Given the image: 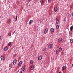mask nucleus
<instances>
[{
    "label": "nucleus",
    "mask_w": 73,
    "mask_h": 73,
    "mask_svg": "<svg viewBox=\"0 0 73 73\" xmlns=\"http://www.w3.org/2000/svg\"><path fill=\"white\" fill-rule=\"evenodd\" d=\"M21 69L22 71H24L25 69V66H23L21 68Z\"/></svg>",
    "instance_id": "nucleus-1"
},
{
    "label": "nucleus",
    "mask_w": 73,
    "mask_h": 73,
    "mask_svg": "<svg viewBox=\"0 0 73 73\" xmlns=\"http://www.w3.org/2000/svg\"><path fill=\"white\" fill-rule=\"evenodd\" d=\"M48 48H50V49H52V48H53V45L51 44H49L48 45Z\"/></svg>",
    "instance_id": "nucleus-2"
},
{
    "label": "nucleus",
    "mask_w": 73,
    "mask_h": 73,
    "mask_svg": "<svg viewBox=\"0 0 73 73\" xmlns=\"http://www.w3.org/2000/svg\"><path fill=\"white\" fill-rule=\"evenodd\" d=\"M55 25L57 29H58V28H59V26L58 25V24L57 23H56Z\"/></svg>",
    "instance_id": "nucleus-3"
},
{
    "label": "nucleus",
    "mask_w": 73,
    "mask_h": 73,
    "mask_svg": "<svg viewBox=\"0 0 73 73\" xmlns=\"http://www.w3.org/2000/svg\"><path fill=\"white\" fill-rule=\"evenodd\" d=\"M17 62V60L16 59H15L13 62V64L14 65H15L16 64V62Z\"/></svg>",
    "instance_id": "nucleus-4"
},
{
    "label": "nucleus",
    "mask_w": 73,
    "mask_h": 73,
    "mask_svg": "<svg viewBox=\"0 0 73 73\" xmlns=\"http://www.w3.org/2000/svg\"><path fill=\"white\" fill-rule=\"evenodd\" d=\"M44 32L45 34L46 35V33H47V32H48V29H46L44 30Z\"/></svg>",
    "instance_id": "nucleus-5"
},
{
    "label": "nucleus",
    "mask_w": 73,
    "mask_h": 73,
    "mask_svg": "<svg viewBox=\"0 0 73 73\" xmlns=\"http://www.w3.org/2000/svg\"><path fill=\"white\" fill-rule=\"evenodd\" d=\"M1 58L2 60H3V61H4V60H5V58L3 56H1Z\"/></svg>",
    "instance_id": "nucleus-6"
},
{
    "label": "nucleus",
    "mask_w": 73,
    "mask_h": 73,
    "mask_svg": "<svg viewBox=\"0 0 73 73\" xmlns=\"http://www.w3.org/2000/svg\"><path fill=\"white\" fill-rule=\"evenodd\" d=\"M22 61H20L18 64V65L19 66H20L21 65V64H22Z\"/></svg>",
    "instance_id": "nucleus-7"
},
{
    "label": "nucleus",
    "mask_w": 73,
    "mask_h": 73,
    "mask_svg": "<svg viewBox=\"0 0 73 73\" xmlns=\"http://www.w3.org/2000/svg\"><path fill=\"white\" fill-rule=\"evenodd\" d=\"M57 7H56L54 8V12H57Z\"/></svg>",
    "instance_id": "nucleus-8"
},
{
    "label": "nucleus",
    "mask_w": 73,
    "mask_h": 73,
    "mask_svg": "<svg viewBox=\"0 0 73 73\" xmlns=\"http://www.w3.org/2000/svg\"><path fill=\"white\" fill-rule=\"evenodd\" d=\"M38 60H42V57L41 56H39L38 57Z\"/></svg>",
    "instance_id": "nucleus-9"
},
{
    "label": "nucleus",
    "mask_w": 73,
    "mask_h": 73,
    "mask_svg": "<svg viewBox=\"0 0 73 73\" xmlns=\"http://www.w3.org/2000/svg\"><path fill=\"white\" fill-rule=\"evenodd\" d=\"M62 38H59L58 40V42H61V41H62Z\"/></svg>",
    "instance_id": "nucleus-10"
},
{
    "label": "nucleus",
    "mask_w": 73,
    "mask_h": 73,
    "mask_svg": "<svg viewBox=\"0 0 73 73\" xmlns=\"http://www.w3.org/2000/svg\"><path fill=\"white\" fill-rule=\"evenodd\" d=\"M66 69V67L65 66H63V67L62 68V70H65Z\"/></svg>",
    "instance_id": "nucleus-11"
},
{
    "label": "nucleus",
    "mask_w": 73,
    "mask_h": 73,
    "mask_svg": "<svg viewBox=\"0 0 73 73\" xmlns=\"http://www.w3.org/2000/svg\"><path fill=\"white\" fill-rule=\"evenodd\" d=\"M4 51H6V50H8V47H5L4 48Z\"/></svg>",
    "instance_id": "nucleus-12"
},
{
    "label": "nucleus",
    "mask_w": 73,
    "mask_h": 73,
    "mask_svg": "<svg viewBox=\"0 0 73 73\" xmlns=\"http://www.w3.org/2000/svg\"><path fill=\"white\" fill-rule=\"evenodd\" d=\"M56 23H58V21H58V18H56Z\"/></svg>",
    "instance_id": "nucleus-13"
},
{
    "label": "nucleus",
    "mask_w": 73,
    "mask_h": 73,
    "mask_svg": "<svg viewBox=\"0 0 73 73\" xmlns=\"http://www.w3.org/2000/svg\"><path fill=\"white\" fill-rule=\"evenodd\" d=\"M31 70H33L34 69V66L33 65L31 66Z\"/></svg>",
    "instance_id": "nucleus-14"
},
{
    "label": "nucleus",
    "mask_w": 73,
    "mask_h": 73,
    "mask_svg": "<svg viewBox=\"0 0 73 73\" xmlns=\"http://www.w3.org/2000/svg\"><path fill=\"white\" fill-rule=\"evenodd\" d=\"M62 51V48H61V47L59 48V52H61Z\"/></svg>",
    "instance_id": "nucleus-15"
},
{
    "label": "nucleus",
    "mask_w": 73,
    "mask_h": 73,
    "mask_svg": "<svg viewBox=\"0 0 73 73\" xmlns=\"http://www.w3.org/2000/svg\"><path fill=\"white\" fill-rule=\"evenodd\" d=\"M40 3H41V4H44V1L43 0H41L40 1Z\"/></svg>",
    "instance_id": "nucleus-16"
},
{
    "label": "nucleus",
    "mask_w": 73,
    "mask_h": 73,
    "mask_svg": "<svg viewBox=\"0 0 73 73\" xmlns=\"http://www.w3.org/2000/svg\"><path fill=\"white\" fill-rule=\"evenodd\" d=\"M32 22H33V20H30V21L29 22V24L30 25L31 24H32Z\"/></svg>",
    "instance_id": "nucleus-17"
},
{
    "label": "nucleus",
    "mask_w": 73,
    "mask_h": 73,
    "mask_svg": "<svg viewBox=\"0 0 73 73\" xmlns=\"http://www.w3.org/2000/svg\"><path fill=\"white\" fill-rule=\"evenodd\" d=\"M50 31L52 32H54V29L52 28H51L50 29Z\"/></svg>",
    "instance_id": "nucleus-18"
},
{
    "label": "nucleus",
    "mask_w": 73,
    "mask_h": 73,
    "mask_svg": "<svg viewBox=\"0 0 73 73\" xmlns=\"http://www.w3.org/2000/svg\"><path fill=\"white\" fill-rule=\"evenodd\" d=\"M30 64H33V63L34 62H33V61L31 60H30Z\"/></svg>",
    "instance_id": "nucleus-19"
},
{
    "label": "nucleus",
    "mask_w": 73,
    "mask_h": 73,
    "mask_svg": "<svg viewBox=\"0 0 73 73\" xmlns=\"http://www.w3.org/2000/svg\"><path fill=\"white\" fill-rule=\"evenodd\" d=\"M70 42H73V39H71L70 40Z\"/></svg>",
    "instance_id": "nucleus-20"
},
{
    "label": "nucleus",
    "mask_w": 73,
    "mask_h": 73,
    "mask_svg": "<svg viewBox=\"0 0 73 73\" xmlns=\"http://www.w3.org/2000/svg\"><path fill=\"white\" fill-rule=\"evenodd\" d=\"M73 26H71L70 29L71 31H72V29H73Z\"/></svg>",
    "instance_id": "nucleus-21"
},
{
    "label": "nucleus",
    "mask_w": 73,
    "mask_h": 73,
    "mask_svg": "<svg viewBox=\"0 0 73 73\" xmlns=\"http://www.w3.org/2000/svg\"><path fill=\"white\" fill-rule=\"evenodd\" d=\"M11 44V42H10L8 43V45L9 46H10Z\"/></svg>",
    "instance_id": "nucleus-22"
},
{
    "label": "nucleus",
    "mask_w": 73,
    "mask_h": 73,
    "mask_svg": "<svg viewBox=\"0 0 73 73\" xmlns=\"http://www.w3.org/2000/svg\"><path fill=\"white\" fill-rule=\"evenodd\" d=\"M56 53H57V54H58V50H57L56 51Z\"/></svg>",
    "instance_id": "nucleus-23"
},
{
    "label": "nucleus",
    "mask_w": 73,
    "mask_h": 73,
    "mask_svg": "<svg viewBox=\"0 0 73 73\" xmlns=\"http://www.w3.org/2000/svg\"><path fill=\"white\" fill-rule=\"evenodd\" d=\"M46 50V48H44L43 49V51H45Z\"/></svg>",
    "instance_id": "nucleus-24"
},
{
    "label": "nucleus",
    "mask_w": 73,
    "mask_h": 73,
    "mask_svg": "<svg viewBox=\"0 0 73 73\" xmlns=\"http://www.w3.org/2000/svg\"><path fill=\"white\" fill-rule=\"evenodd\" d=\"M17 15L16 16V17H15V20H16V21H17Z\"/></svg>",
    "instance_id": "nucleus-25"
},
{
    "label": "nucleus",
    "mask_w": 73,
    "mask_h": 73,
    "mask_svg": "<svg viewBox=\"0 0 73 73\" xmlns=\"http://www.w3.org/2000/svg\"><path fill=\"white\" fill-rule=\"evenodd\" d=\"M8 35L9 37H11V34H9Z\"/></svg>",
    "instance_id": "nucleus-26"
},
{
    "label": "nucleus",
    "mask_w": 73,
    "mask_h": 73,
    "mask_svg": "<svg viewBox=\"0 0 73 73\" xmlns=\"http://www.w3.org/2000/svg\"><path fill=\"white\" fill-rule=\"evenodd\" d=\"M11 20L10 19H9V20H8V21L10 22H11Z\"/></svg>",
    "instance_id": "nucleus-27"
},
{
    "label": "nucleus",
    "mask_w": 73,
    "mask_h": 73,
    "mask_svg": "<svg viewBox=\"0 0 73 73\" xmlns=\"http://www.w3.org/2000/svg\"><path fill=\"white\" fill-rule=\"evenodd\" d=\"M26 1L27 2H28V1H29V0H26Z\"/></svg>",
    "instance_id": "nucleus-28"
},
{
    "label": "nucleus",
    "mask_w": 73,
    "mask_h": 73,
    "mask_svg": "<svg viewBox=\"0 0 73 73\" xmlns=\"http://www.w3.org/2000/svg\"><path fill=\"white\" fill-rule=\"evenodd\" d=\"M71 16H73V13H72V14H71Z\"/></svg>",
    "instance_id": "nucleus-29"
},
{
    "label": "nucleus",
    "mask_w": 73,
    "mask_h": 73,
    "mask_svg": "<svg viewBox=\"0 0 73 73\" xmlns=\"http://www.w3.org/2000/svg\"><path fill=\"white\" fill-rule=\"evenodd\" d=\"M63 52H61V55H62V54H63Z\"/></svg>",
    "instance_id": "nucleus-30"
},
{
    "label": "nucleus",
    "mask_w": 73,
    "mask_h": 73,
    "mask_svg": "<svg viewBox=\"0 0 73 73\" xmlns=\"http://www.w3.org/2000/svg\"><path fill=\"white\" fill-rule=\"evenodd\" d=\"M51 0H48V1L50 3V2Z\"/></svg>",
    "instance_id": "nucleus-31"
},
{
    "label": "nucleus",
    "mask_w": 73,
    "mask_h": 73,
    "mask_svg": "<svg viewBox=\"0 0 73 73\" xmlns=\"http://www.w3.org/2000/svg\"><path fill=\"white\" fill-rule=\"evenodd\" d=\"M19 73H22V71H20Z\"/></svg>",
    "instance_id": "nucleus-32"
},
{
    "label": "nucleus",
    "mask_w": 73,
    "mask_h": 73,
    "mask_svg": "<svg viewBox=\"0 0 73 73\" xmlns=\"http://www.w3.org/2000/svg\"><path fill=\"white\" fill-rule=\"evenodd\" d=\"M1 36H0V39H1Z\"/></svg>",
    "instance_id": "nucleus-33"
},
{
    "label": "nucleus",
    "mask_w": 73,
    "mask_h": 73,
    "mask_svg": "<svg viewBox=\"0 0 73 73\" xmlns=\"http://www.w3.org/2000/svg\"><path fill=\"white\" fill-rule=\"evenodd\" d=\"M72 68H73V64H72Z\"/></svg>",
    "instance_id": "nucleus-34"
},
{
    "label": "nucleus",
    "mask_w": 73,
    "mask_h": 73,
    "mask_svg": "<svg viewBox=\"0 0 73 73\" xmlns=\"http://www.w3.org/2000/svg\"><path fill=\"white\" fill-rule=\"evenodd\" d=\"M59 73H61V72H59Z\"/></svg>",
    "instance_id": "nucleus-35"
}]
</instances>
